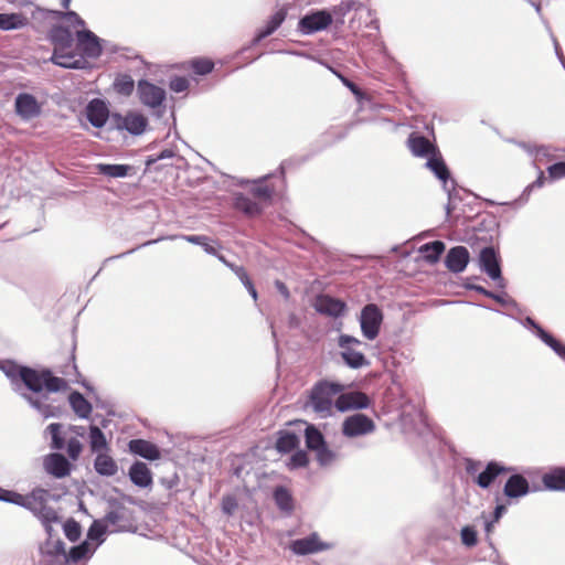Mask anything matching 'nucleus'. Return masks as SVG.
<instances>
[{
  "instance_id": "obj_52",
  "label": "nucleus",
  "mask_w": 565,
  "mask_h": 565,
  "mask_svg": "<svg viewBox=\"0 0 565 565\" xmlns=\"http://www.w3.org/2000/svg\"><path fill=\"white\" fill-rule=\"evenodd\" d=\"M233 273L237 276V278L244 285V287L246 288V290L250 295V297L256 301L258 299V292H257V289L253 282L252 278L249 277V275L247 274L245 268L243 266L235 267V268H233Z\"/></svg>"
},
{
  "instance_id": "obj_12",
  "label": "nucleus",
  "mask_w": 565,
  "mask_h": 565,
  "mask_svg": "<svg viewBox=\"0 0 565 565\" xmlns=\"http://www.w3.org/2000/svg\"><path fill=\"white\" fill-rule=\"evenodd\" d=\"M287 8L282 7L278 9L275 13H273L266 23L258 28L249 42L246 46L242 49V51L249 50L252 47H255L260 44L262 41L274 34L280 25L285 22L287 18Z\"/></svg>"
},
{
  "instance_id": "obj_34",
  "label": "nucleus",
  "mask_w": 565,
  "mask_h": 565,
  "mask_svg": "<svg viewBox=\"0 0 565 565\" xmlns=\"http://www.w3.org/2000/svg\"><path fill=\"white\" fill-rule=\"evenodd\" d=\"M29 23L28 18L20 12H0V30H20Z\"/></svg>"
},
{
  "instance_id": "obj_31",
  "label": "nucleus",
  "mask_w": 565,
  "mask_h": 565,
  "mask_svg": "<svg viewBox=\"0 0 565 565\" xmlns=\"http://www.w3.org/2000/svg\"><path fill=\"white\" fill-rule=\"evenodd\" d=\"M26 510L31 511L34 516L41 522L42 525H49V523H61L62 518L55 511L54 508L50 505H35L29 499V504H26Z\"/></svg>"
},
{
  "instance_id": "obj_47",
  "label": "nucleus",
  "mask_w": 565,
  "mask_h": 565,
  "mask_svg": "<svg viewBox=\"0 0 565 565\" xmlns=\"http://www.w3.org/2000/svg\"><path fill=\"white\" fill-rule=\"evenodd\" d=\"M338 345L344 349L341 352L344 364L348 367L353 369V335L340 334L338 339Z\"/></svg>"
},
{
  "instance_id": "obj_49",
  "label": "nucleus",
  "mask_w": 565,
  "mask_h": 565,
  "mask_svg": "<svg viewBox=\"0 0 565 565\" xmlns=\"http://www.w3.org/2000/svg\"><path fill=\"white\" fill-rule=\"evenodd\" d=\"M445 250V244L440 241L427 243L420 247V253L429 263H436Z\"/></svg>"
},
{
  "instance_id": "obj_15",
  "label": "nucleus",
  "mask_w": 565,
  "mask_h": 565,
  "mask_svg": "<svg viewBox=\"0 0 565 565\" xmlns=\"http://www.w3.org/2000/svg\"><path fill=\"white\" fill-rule=\"evenodd\" d=\"M128 451L137 457L143 458L148 461H156L161 458L160 447L143 438L130 439L127 444Z\"/></svg>"
},
{
  "instance_id": "obj_56",
  "label": "nucleus",
  "mask_w": 565,
  "mask_h": 565,
  "mask_svg": "<svg viewBox=\"0 0 565 565\" xmlns=\"http://www.w3.org/2000/svg\"><path fill=\"white\" fill-rule=\"evenodd\" d=\"M353 9V0H344L330 11L333 17V23H343V18Z\"/></svg>"
},
{
  "instance_id": "obj_50",
  "label": "nucleus",
  "mask_w": 565,
  "mask_h": 565,
  "mask_svg": "<svg viewBox=\"0 0 565 565\" xmlns=\"http://www.w3.org/2000/svg\"><path fill=\"white\" fill-rule=\"evenodd\" d=\"M0 501L6 503L15 504L21 508H28L29 498L17 492L15 490L4 489L0 486Z\"/></svg>"
},
{
  "instance_id": "obj_48",
  "label": "nucleus",
  "mask_w": 565,
  "mask_h": 565,
  "mask_svg": "<svg viewBox=\"0 0 565 565\" xmlns=\"http://www.w3.org/2000/svg\"><path fill=\"white\" fill-rule=\"evenodd\" d=\"M39 551L42 556H61L64 559L67 554L66 545L60 536L52 541V545L41 544Z\"/></svg>"
},
{
  "instance_id": "obj_4",
  "label": "nucleus",
  "mask_w": 565,
  "mask_h": 565,
  "mask_svg": "<svg viewBox=\"0 0 565 565\" xmlns=\"http://www.w3.org/2000/svg\"><path fill=\"white\" fill-rule=\"evenodd\" d=\"M64 425L62 423H51L46 426L45 433L50 436V448L52 450H66L67 459L73 463L77 461L84 450V444L76 437L65 439L63 434Z\"/></svg>"
},
{
  "instance_id": "obj_33",
  "label": "nucleus",
  "mask_w": 565,
  "mask_h": 565,
  "mask_svg": "<svg viewBox=\"0 0 565 565\" xmlns=\"http://www.w3.org/2000/svg\"><path fill=\"white\" fill-rule=\"evenodd\" d=\"M103 53L106 52L108 54H120L126 60H134L138 61L140 64H145V60L142 56L136 52L134 49L128 46H121L119 44H116L111 41L103 39Z\"/></svg>"
},
{
  "instance_id": "obj_61",
  "label": "nucleus",
  "mask_w": 565,
  "mask_h": 565,
  "mask_svg": "<svg viewBox=\"0 0 565 565\" xmlns=\"http://www.w3.org/2000/svg\"><path fill=\"white\" fill-rule=\"evenodd\" d=\"M63 51L64 50L54 49L49 61L56 66L66 68L65 64H67L70 53H64Z\"/></svg>"
},
{
  "instance_id": "obj_53",
  "label": "nucleus",
  "mask_w": 565,
  "mask_h": 565,
  "mask_svg": "<svg viewBox=\"0 0 565 565\" xmlns=\"http://www.w3.org/2000/svg\"><path fill=\"white\" fill-rule=\"evenodd\" d=\"M310 459L308 456V452L303 449L297 448L294 451H291V456L288 460V467L289 469H300L305 468L309 465Z\"/></svg>"
},
{
  "instance_id": "obj_29",
  "label": "nucleus",
  "mask_w": 565,
  "mask_h": 565,
  "mask_svg": "<svg viewBox=\"0 0 565 565\" xmlns=\"http://www.w3.org/2000/svg\"><path fill=\"white\" fill-rule=\"evenodd\" d=\"M96 552V546L88 545V542L82 541L76 545H73L65 555L64 563L66 565H73L81 561H88L93 557Z\"/></svg>"
},
{
  "instance_id": "obj_10",
  "label": "nucleus",
  "mask_w": 565,
  "mask_h": 565,
  "mask_svg": "<svg viewBox=\"0 0 565 565\" xmlns=\"http://www.w3.org/2000/svg\"><path fill=\"white\" fill-rule=\"evenodd\" d=\"M42 110V104L31 93L21 92L14 98V113L23 121H30L40 117Z\"/></svg>"
},
{
  "instance_id": "obj_43",
  "label": "nucleus",
  "mask_w": 565,
  "mask_h": 565,
  "mask_svg": "<svg viewBox=\"0 0 565 565\" xmlns=\"http://www.w3.org/2000/svg\"><path fill=\"white\" fill-rule=\"evenodd\" d=\"M505 468L498 462H490L488 463L484 471H482L478 478L477 483L481 488H488L494 479L501 473L504 472Z\"/></svg>"
},
{
  "instance_id": "obj_14",
  "label": "nucleus",
  "mask_w": 565,
  "mask_h": 565,
  "mask_svg": "<svg viewBox=\"0 0 565 565\" xmlns=\"http://www.w3.org/2000/svg\"><path fill=\"white\" fill-rule=\"evenodd\" d=\"M32 18L42 20L49 18L55 20H66L67 22L71 23L73 28H82V30L87 29L84 19L76 11L73 10H67L63 12L55 9H43L41 7H35V9L32 11Z\"/></svg>"
},
{
  "instance_id": "obj_2",
  "label": "nucleus",
  "mask_w": 565,
  "mask_h": 565,
  "mask_svg": "<svg viewBox=\"0 0 565 565\" xmlns=\"http://www.w3.org/2000/svg\"><path fill=\"white\" fill-rule=\"evenodd\" d=\"M347 385L339 381L321 379L313 384L308 394L307 406L322 418L331 416L333 409L344 413L353 409V395H342Z\"/></svg>"
},
{
  "instance_id": "obj_25",
  "label": "nucleus",
  "mask_w": 565,
  "mask_h": 565,
  "mask_svg": "<svg viewBox=\"0 0 565 565\" xmlns=\"http://www.w3.org/2000/svg\"><path fill=\"white\" fill-rule=\"evenodd\" d=\"M87 443L89 450L93 455L102 454L103 451H110V444L108 443L105 433L95 424H90L87 433Z\"/></svg>"
},
{
  "instance_id": "obj_21",
  "label": "nucleus",
  "mask_w": 565,
  "mask_h": 565,
  "mask_svg": "<svg viewBox=\"0 0 565 565\" xmlns=\"http://www.w3.org/2000/svg\"><path fill=\"white\" fill-rule=\"evenodd\" d=\"M313 307L318 313L332 318L341 317L347 308L342 300L328 296L317 298Z\"/></svg>"
},
{
  "instance_id": "obj_59",
  "label": "nucleus",
  "mask_w": 565,
  "mask_h": 565,
  "mask_svg": "<svg viewBox=\"0 0 565 565\" xmlns=\"http://www.w3.org/2000/svg\"><path fill=\"white\" fill-rule=\"evenodd\" d=\"M354 94H355V103L359 106V110H364V109L373 110L377 106V104L374 103L371 99V97L366 96L364 93H362L356 87H355Z\"/></svg>"
},
{
  "instance_id": "obj_36",
  "label": "nucleus",
  "mask_w": 565,
  "mask_h": 565,
  "mask_svg": "<svg viewBox=\"0 0 565 565\" xmlns=\"http://www.w3.org/2000/svg\"><path fill=\"white\" fill-rule=\"evenodd\" d=\"M180 237L190 244L201 246L206 254L212 256L216 255V252L221 249L218 243L206 235L190 234L180 235Z\"/></svg>"
},
{
  "instance_id": "obj_11",
  "label": "nucleus",
  "mask_w": 565,
  "mask_h": 565,
  "mask_svg": "<svg viewBox=\"0 0 565 565\" xmlns=\"http://www.w3.org/2000/svg\"><path fill=\"white\" fill-rule=\"evenodd\" d=\"M103 39L89 29L76 32V47L83 56L97 60L103 55Z\"/></svg>"
},
{
  "instance_id": "obj_55",
  "label": "nucleus",
  "mask_w": 565,
  "mask_h": 565,
  "mask_svg": "<svg viewBox=\"0 0 565 565\" xmlns=\"http://www.w3.org/2000/svg\"><path fill=\"white\" fill-rule=\"evenodd\" d=\"M375 428L374 422L363 414H355V436L372 433Z\"/></svg>"
},
{
  "instance_id": "obj_54",
  "label": "nucleus",
  "mask_w": 565,
  "mask_h": 565,
  "mask_svg": "<svg viewBox=\"0 0 565 565\" xmlns=\"http://www.w3.org/2000/svg\"><path fill=\"white\" fill-rule=\"evenodd\" d=\"M313 452L316 455V460L321 467L330 465L335 458V454L333 450L330 449L328 443L315 449Z\"/></svg>"
},
{
  "instance_id": "obj_5",
  "label": "nucleus",
  "mask_w": 565,
  "mask_h": 565,
  "mask_svg": "<svg viewBox=\"0 0 565 565\" xmlns=\"http://www.w3.org/2000/svg\"><path fill=\"white\" fill-rule=\"evenodd\" d=\"M137 95L143 106L157 110L158 117L163 115L167 100V92L163 87L147 78H141L137 83Z\"/></svg>"
},
{
  "instance_id": "obj_18",
  "label": "nucleus",
  "mask_w": 565,
  "mask_h": 565,
  "mask_svg": "<svg viewBox=\"0 0 565 565\" xmlns=\"http://www.w3.org/2000/svg\"><path fill=\"white\" fill-rule=\"evenodd\" d=\"M47 40L54 45V49L70 50L74 45L75 36L68 25L55 23L47 32Z\"/></svg>"
},
{
  "instance_id": "obj_24",
  "label": "nucleus",
  "mask_w": 565,
  "mask_h": 565,
  "mask_svg": "<svg viewBox=\"0 0 565 565\" xmlns=\"http://www.w3.org/2000/svg\"><path fill=\"white\" fill-rule=\"evenodd\" d=\"M93 467L95 472L100 477L110 478L118 472V463L111 457L110 451H103L95 455Z\"/></svg>"
},
{
  "instance_id": "obj_9",
  "label": "nucleus",
  "mask_w": 565,
  "mask_h": 565,
  "mask_svg": "<svg viewBox=\"0 0 565 565\" xmlns=\"http://www.w3.org/2000/svg\"><path fill=\"white\" fill-rule=\"evenodd\" d=\"M383 322V312L374 303L366 305L360 315L361 332L367 340H374Z\"/></svg>"
},
{
  "instance_id": "obj_57",
  "label": "nucleus",
  "mask_w": 565,
  "mask_h": 565,
  "mask_svg": "<svg viewBox=\"0 0 565 565\" xmlns=\"http://www.w3.org/2000/svg\"><path fill=\"white\" fill-rule=\"evenodd\" d=\"M190 87V81L185 76L173 75L169 79V89L175 94L183 93Z\"/></svg>"
},
{
  "instance_id": "obj_44",
  "label": "nucleus",
  "mask_w": 565,
  "mask_h": 565,
  "mask_svg": "<svg viewBox=\"0 0 565 565\" xmlns=\"http://www.w3.org/2000/svg\"><path fill=\"white\" fill-rule=\"evenodd\" d=\"M136 83L134 78L128 74H118L114 82V90L121 96H130L135 89Z\"/></svg>"
},
{
  "instance_id": "obj_6",
  "label": "nucleus",
  "mask_w": 565,
  "mask_h": 565,
  "mask_svg": "<svg viewBox=\"0 0 565 565\" xmlns=\"http://www.w3.org/2000/svg\"><path fill=\"white\" fill-rule=\"evenodd\" d=\"M113 113L110 103L98 97L90 99L84 108L86 120L94 128L102 129L106 127V131H110Z\"/></svg>"
},
{
  "instance_id": "obj_38",
  "label": "nucleus",
  "mask_w": 565,
  "mask_h": 565,
  "mask_svg": "<svg viewBox=\"0 0 565 565\" xmlns=\"http://www.w3.org/2000/svg\"><path fill=\"white\" fill-rule=\"evenodd\" d=\"M542 482L548 490L565 491V468H554L544 473Z\"/></svg>"
},
{
  "instance_id": "obj_45",
  "label": "nucleus",
  "mask_w": 565,
  "mask_h": 565,
  "mask_svg": "<svg viewBox=\"0 0 565 565\" xmlns=\"http://www.w3.org/2000/svg\"><path fill=\"white\" fill-rule=\"evenodd\" d=\"M527 321L536 329L537 335L542 339V341L552 348L559 356L565 359V345L554 339L550 333L544 331L540 326L535 324V322L530 318Z\"/></svg>"
},
{
  "instance_id": "obj_23",
  "label": "nucleus",
  "mask_w": 565,
  "mask_h": 565,
  "mask_svg": "<svg viewBox=\"0 0 565 565\" xmlns=\"http://www.w3.org/2000/svg\"><path fill=\"white\" fill-rule=\"evenodd\" d=\"M95 170L97 174L111 179L126 178L136 173L134 166L125 163H97Z\"/></svg>"
},
{
  "instance_id": "obj_7",
  "label": "nucleus",
  "mask_w": 565,
  "mask_h": 565,
  "mask_svg": "<svg viewBox=\"0 0 565 565\" xmlns=\"http://www.w3.org/2000/svg\"><path fill=\"white\" fill-rule=\"evenodd\" d=\"M333 23V17L328 9H311L298 21V31L311 35L328 29Z\"/></svg>"
},
{
  "instance_id": "obj_62",
  "label": "nucleus",
  "mask_w": 565,
  "mask_h": 565,
  "mask_svg": "<svg viewBox=\"0 0 565 565\" xmlns=\"http://www.w3.org/2000/svg\"><path fill=\"white\" fill-rule=\"evenodd\" d=\"M547 173L552 181L565 178V162H557L550 166Z\"/></svg>"
},
{
  "instance_id": "obj_26",
  "label": "nucleus",
  "mask_w": 565,
  "mask_h": 565,
  "mask_svg": "<svg viewBox=\"0 0 565 565\" xmlns=\"http://www.w3.org/2000/svg\"><path fill=\"white\" fill-rule=\"evenodd\" d=\"M446 266L452 273H461L469 263V252L463 246L452 247L446 256Z\"/></svg>"
},
{
  "instance_id": "obj_42",
  "label": "nucleus",
  "mask_w": 565,
  "mask_h": 565,
  "mask_svg": "<svg viewBox=\"0 0 565 565\" xmlns=\"http://www.w3.org/2000/svg\"><path fill=\"white\" fill-rule=\"evenodd\" d=\"M426 167L428 169H430L435 173V175L440 181L444 182L445 185L447 184V181L449 179V170L439 153H437V152L433 153L428 158V160L426 162Z\"/></svg>"
},
{
  "instance_id": "obj_20",
  "label": "nucleus",
  "mask_w": 565,
  "mask_h": 565,
  "mask_svg": "<svg viewBox=\"0 0 565 565\" xmlns=\"http://www.w3.org/2000/svg\"><path fill=\"white\" fill-rule=\"evenodd\" d=\"M58 372L63 374L67 383L79 384L88 393H94V386L78 371L74 353L68 358V362L60 367Z\"/></svg>"
},
{
  "instance_id": "obj_13",
  "label": "nucleus",
  "mask_w": 565,
  "mask_h": 565,
  "mask_svg": "<svg viewBox=\"0 0 565 565\" xmlns=\"http://www.w3.org/2000/svg\"><path fill=\"white\" fill-rule=\"evenodd\" d=\"M43 468L47 475L56 479H63L72 473L74 463L56 450L44 457Z\"/></svg>"
},
{
  "instance_id": "obj_40",
  "label": "nucleus",
  "mask_w": 565,
  "mask_h": 565,
  "mask_svg": "<svg viewBox=\"0 0 565 565\" xmlns=\"http://www.w3.org/2000/svg\"><path fill=\"white\" fill-rule=\"evenodd\" d=\"M70 386L67 380L55 375L53 370L50 367V374L46 375L44 395L46 396V403H49L50 395L55 393H64L68 391Z\"/></svg>"
},
{
  "instance_id": "obj_46",
  "label": "nucleus",
  "mask_w": 565,
  "mask_h": 565,
  "mask_svg": "<svg viewBox=\"0 0 565 565\" xmlns=\"http://www.w3.org/2000/svg\"><path fill=\"white\" fill-rule=\"evenodd\" d=\"M271 174H267L258 180L253 181V186L250 188V193L260 200L270 201L274 195V190L269 185L265 183V181L270 178Z\"/></svg>"
},
{
  "instance_id": "obj_39",
  "label": "nucleus",
  "mask_w": 565,
  "mask_h": 565,
  "mask_svg": "<svg viewBox=\"0 0 565 565\" xmlns=\"http://www.w3.org/2000/svg\"><path fill=\"white\" fill-rule=\"evenodd\" d=\"M185 67L196 76H206L214 71L215 64L210 57L198 56L185 62Z\"/></svg>"
},
{
  "instance_id": "obj_58",
  "label": "nucleus",
  "mask_w": 565,
  "mask_h": 565,
  "mask_svg": "<svg viewBox=\"0 0 565 565\" xmlns=\"http://www.w3.org/2000/svg\"><path fill=\"white\" fill-rule=\"evenodd\" d=\"M238 508L237 499L233 494H225L221 501V511L227 516H232Z\"/></svg>"
},
{
  "instance_id": "obj_28",
  "label": "nucleus",
  "mask_w": 565,
  "mask_h": 565,
  "mask_svg": "<svg viewBox=\"0 0 565 565\" xmlns=\"http://www.w3.org/2000/svg\"><path fill=\"white\" fill-rule=\"evenodd\" d=\"M233 206L236 211L242 212L249 217L258 216L263 212L262 203L241 192L235 193L233 198Z\"/></svg>"
},
{
  "instance_id": "obj_17",
  "label": "nucleus",
  "mask_w": 565,
  "mask_h": 565,
  "mask_svg": "<svg viewBox=\"0 0 565 565\" xmlns=\"http://www.w3.org/2000/svg\"><path fill=\"white\" fill-rule=\"evenodd\" d=\"M479 265L481 270L484 271L492 280L499 281V286H503L499 257L493 247H484L480 252Z\"/></svg>"
},
{
  "instance_id": "obj_30",
  "label": "nucleus",
  "mask_w": 565,
  "mask_h": 565,
  "mask_svg": "<svg viewBox=\"0 0 565 565\" xmlns=\"http://www.w3.org/2000/svg\"><path fill=\"white\" fill-rule=\"evenodd\" d=\"M273 500L280 512L288 515L294 512L295 500L287 487L277 486L273 491Z\"/></svg>"
},
{
  "instance_id": "obj_64",
  "label": "nucleus",
  "mask_w": 565,
  "mask_h": 565,
  "mask_svg": "<svg viewBox=\"0 0 565 565\" xmlns=\"http://www.w3.org/2000/svg\"><path fill=\"white\" fill-rule=\"evenodd\" d=\"M461 540L462 543L467 546H473L477 543V533L476 531L470 527L466 526L461 530Z\"/></svg>"
},
{
  "instance_id": "obj_27",
  "label": "nucleus",
  "mask_w": 565,
  "mask_h": 565,
  "mask_svg": "<svg viewBox=\"0 0 565 565\" xmlns=\"http://www.w3.org/2000/svg\"><path fill=\"white\" fill-rule=\"evenodd\" d=\"M300 447V435L290 429L277 433L275 449L279 454H289Z\"/></svg>"
},
{
  "instance_id": "obj_51",
  "label": "nucleus",
  "mask_w": 565,
  "mask_h": 565,
  "mask_svg": "<svg viewBox=\"0 0 565 565\" xmlns=\"http://www.w3.org/2000/svg\"><path fill=\"white\" fill-rule=\"evenodd\" d=\"M63 533L70 542H77L82 536V525L74 518L66 519L62 524Z\"/></svg>"
},
{
  "instance_id": "obj_60",
  "label": "nucleus",
  "mask_w": 565,
  "mask_h": 565,
  "mask_svg": "<svg viewBox=\"0 0 565 565\" xmlns=\"http://www.w3.org/2000/svg\"><path fill=\"white\" fill-rule=\"evenodd\" d=\"M25 497L29 498L33 504L36 502L39 505H47L49 491L36 487L30 492L29 495Z\"/></svg>"
},
{
  "instance_id": "obj_3",
  "label": "nucleus",
  "mask_w": 565,
  "mask_h": 565,
  "mask_svg": "<svg viewBox=\"0 0 565 565\" xmlns=\"http://www.w3.org/2000/svg\"><path fill=\"white\" fill-rule=\"evenodd\" d=\"M149 128L148 117L136 109H128L125 114L115 110L111 117L110 131L127 132L134 137L143 135Z\"/></svg>"
},
{
  "instance_id": "obj_63",
  "label": "nucleus",
  "mask_w": 565,
  "mask_h": 565,
  "mask_svg": "<svg viewBox=\"0 0 565 565\" xmlns=\"http://www.w3.org/2000/svg\"><path fill=\"white\" fill-rule=\"evenodd\" d=\"M66 70H83L86 66L85 56L83 54L81 56H76L73 53H70L67 57Z\"/></svg>"
},
{
  "instance_id": "obj_8",
  "label": "nucleus",
  "mask_w": 565,
  "mask_h": 565,
  "mask_svg": "<svg viewBox=\"0 0 565 565\" xmlns=\"http://www.w3.org/2000/svg\"><path fill=\"white\" fill-rule=\"evenodd\" d=\"M288 548L295 555L306 556L331 550L332 544L322 541L318 532H311L305 537L291 540Z\"/></svg>"
},
{
  "instance_id": "obj_32",
  "label": "nucleus",
  "mask_w": 565,
  "mask_h": 565,
  "mask_svg": "<svg viewBox=\"0 0 565 565\" xmlns=\"http://www.w3.org/2000/svg\"><path fill=\"white\" fill-rule=\"evenodd\" d=\"M108 534V527L103 521L94 520L89 525L85 542H88V545L96 546V550L106 541Z\"/></svg>"
},
{
  "instance_id": "obj_16",
  "label": "nucleus",
  "mask_w": 565,
  "mask_h": 565,
  "mask_svg": "<svg viewBox=\"0 0 565 565\" xmlns=\"http://www.w3.org/2000/svg\"><path fill=\"white\" fill-rule=\"evenodd\" d=\"M130 482L140 489H151L153 484V473L149 466L141 461L135 460L127 472Z\"/></svg>"
},
{
  "instance_id": "obj_35",
  "label": "nucleus",
  "mask_w": 565,
  "mask_h": 565,
  "mask_svg": "<svg viewBox=\"0 0 565 565\" xmlns=\"http://www.w3.org/2000/svg\"><path fill=\"white\" fill-rule=\"evenodd\" d=\"M504 494L508 498H519L529 492V482L521 475H513L504 486Z\"/></svg>"
},
{
  "instance_id": "obj_19",
  "label": "nucleus",
  "mask_w": 565,
  "mask_h": 565,
  "mask_svg": "<svg viewBox=\"0 0 565 565\" xmlns=\"http://www.w3.org/2000/svg\"><path fill=\"white\" fill-rule=\"evenodd\" d=\"M294 425L299 428V431H303L305 445L308 450L313 451L327 443L323 433L315 424L296 420Z\"/></svg>"
},
{
  "instance_id": "obj_37",
  "label": "nucleus",
  "mask_w": 565,
  "mask_h": 565,
  "mask_svg": "<svg viewBox=\"0 0 565 565\" xmlns=\"http://www.w3.org/2000/svg\"><path fill=\"white\" fill-rule=\"evenodd\" d=\"M355 12L359 13V20L364 19V28L367 30L362 36H366L371 42L379 40V24L377 20L373 18L372 12L363 6L355 7Z\"/></svg>"
},
{
  "instance_id": "obj_22",
  "label": "nucleus",
  "mask_w": 565,
  "mask_h": 565,
  "mask_svg": "<svg viewBox=\"0 0 565 565\" xmlns=\"http://www.w3.org/2000/svg\"><path fill=\"white\" fill-rule=\"evenodd\" d=\"M67 402L74 414L81 419H89L93 414L92 403L83 393L72 390L68 394Z\"/></svg>"
},
{
  "instance_id": "obj_1",
  "label": "nucleus",
  "mask_w": 565,
  "mask_h": 565,
  "mask_svg": "<svg viewBox=\"0 0 565 565\" xmlns=\"http://www.w3.org/2000/svg\"><path fill=\"white\" fill-rule=\"evenodd\" d=\"M0 371L10 381L12 390L44 419L62 418L66 414L64 405L46 403L44 387L49 366H31L13 359H0Z\"/></svg>"
},
{
  "instance_id": "obj_41",
  "label": "nucleus",
  "mask_w": 565,
  "mask_h": 565,
  "mask_svg": "<svg viewBox=\"0 0 565 565\" xmlns=\"http://www.w3.org/2000/svg\"><path fill=\"white\" fill-rule=\"evenodd\" d=\"M408 147L413 154L425 157L436 152L434 146L423 136H412L408 139Z\"/></svg>"
}]
</instances>
